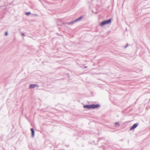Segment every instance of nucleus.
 I'll return each mask as SVG.
<instances>
[{
	"label": "nucleus",
	"mask_w": 150,
	"mask_h": 150,
	"mask_svg": "<svg viewBox=\"0 0 150 150\" xmlns=\"http://www.w3.org/2000/svg\"><path fill=\"white\" fill-rule=\"evenodd\" d=\"M112 19V18H111L109 19L103 21L100 23V25L102 27L105 25L110 24L111 23Z\"/></svg>",
	"instance_id": "1"
},
{
	"label": "nucleus",
	"mask_w": 150,
	"mask_h": 150,
	"mask_svg": "<svg viewBox=\"0 0 150 150\" xmlns=\"http://www.w3.org/2000/svg\"><path fill=\"white\" fill-rule=\"evenodd\" d=\"M83 18V17L82 16H81L76 19L70 22H67L66 23L68 25H71L76 22H79Z\"/></svg>",
	"instance_id": "2"
},
{
	"label": "nucleus",
	"mask_w": 150,
	"mask_h": 150,
	"mask_svg": "<svg viewBox=\"0 0 150 150\" xmlns=\"http://www.w3.org/2000/svg\"><path fill=\"white\" fill-rule=\"evenodd\" d=\"M139 125V123H137L134 124L130 128V130H131L133 129H134L136 128Z\"/></svg>",
	"instance_id": "3"
},
{
	"label": "nucleus",
	"mask_w": 150,
	"mask_h": 150,
	"mask_svg": "<svg viewBox=\"0 0 150 150\" xmlns=\"http://www.w3.org/2000/svg\"><path fill=\"white\" fill-rule=\"evenodd\" d=\"M104 140L105 139L104 138H98L97 141L98 144L100 143H103L104 141Z\"/></svg>",
	"instance_id": "4"
},
{
	"label": "nucleus",
	"mask_w": 150,
	"mask_h": 150,
	"mask_svg": "<svg viewBox=\"0 0 150 150\" xmlns=\"http://www.w3.org/2000/svg\"><path fill=\"white\" fill-rule=\"evenodd\" d=\"M36 86L38 88V87L39 86L37 84H32L30 85L29 88L30 89H32L35 88Z\"/></svg>",
	"instance_id": "5"
},
{
	"label": "nucleus",
	"mask_w": 150,
	"mask_h": 150,
	"mask_svg": "<svg viewBox=\"0 0 150 150\" xmlns=\"http://www.w3.org/2000/svg\"><path fill=\"white\" fill-rule=\"evenodd\" d=\"M92 109H95L99 108L100 106V105L99 104H92Z\"/></svg>",
	"instance_id": "6"
},
{
	"label": "nucleus",
	"mask_w": 150,
	"mask_h": 150,
	"mask_svg": "<svg viewBox=\"0 0 150 150\" xmlns=\"http://www.w3.org/2000/svg\"><path fill=\"white\" fill-rule=\"evenodd\" d=\"M92 104L91 105H83V108L86 109H92Z\"/></svg>",
	"instance_id": "7"
},
{
	"label": "nucleus",
	"mask_w": 150,
	"mask_h": 150,
	"mask_svg": "<svg viewBox=\"0 0 150 150\" xmlns=\"http://www.w3.org/2000/svg\"><path fill=\"white\" fill-rule=\"evenodd\" d=\"M30 130L31 132V136L32 137H34L35 136V131L34 129L33 128L30 129Z\"/></svg>",
	"instance_id": "8"
},
{
	"label": "nucleus",
	"mask_w": 150,
	"mask_h": 150,
	"mask_svg": "<svg viewBox=\"0 0 150 150\" xmlns=\"http://www.w3.org/2000/svg\"><path fill=\"white\" fill-rule=\"evenodd\" d=\"M31 14V13L30 12H27L25 13V14L27 16L30 15Z\"/></svg>",
	"instance_id": "9"
},
{
	"label": "nucleus",
	"mask_w": 150,
	"mask_h": 150,
	"mask_svg": "<svg viewBox=\"0 0 150 150\" xmlns=\"http://www.w3.org/2000/svg\"><path fill=\"white\" fill-rule=\"evenodd\" d=\"M115 126H117V125H120L119 122H116L115 124Z\"/></svg>",
	"instance_id": "10"
},
{
	"label": "nucleus",
	"mask_w": 150,
	"mask_h": 150,
	"mask_svg": "<svg viewBox=\"0 0 150 150\" xmlns=\"http://www.w3.org/2000/svg\"><path fill=\"white\" fill-rule=\"evenodd\" d=\"M128 43H127L126 45L124 47V48H126L128 46Z\"/></svg>",
	"instance_id": "11"
},
{
	"label": "nucleus",
	"mask_w": 150,
	"mask_h": 150,
	"mask_svg": "<svg viewBox=\"0 0 150 150\" xmlns=\"http://www.w3.org/2000/svg\"><path fill=\"white\" fill-rule=\"evenodd\" d=\"M5 36H7L8 35V33L7 31L5 32Z\"/></svg>",
	"instance_id": "12"
},
{
	"label": "nucleus",
	"mask_w": 150,
	"mask_h": 150,
	"mask_svg": "<svg viewBox=\"0 0 150 150\" xmlns=\"http://www.w3.org/2000/svg\"><path fill=\"white\" fill-rule=\"evenodd\" d=\"M21 34L22 36H25V34L24 33H21Z\"/></svg>",
	"instance_id": "13"
},
{
	"label": "nucleus",
	"mask_w": 150,
	"mask_h": 150,
	"mask_svg": "<svg viewBox=\"0 0 150 150\" xmlns=\"http://www.w3.org/2000/svg\"><path fill=\"white\" fill-rule=\"evenodd\" d=\"M87 68V66H85L84 67V68Z\"/></svg>",
	"instance_id": "14"
}]
</instances>
